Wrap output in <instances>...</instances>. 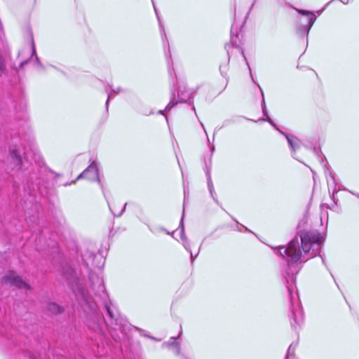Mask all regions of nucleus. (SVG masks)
I'll return each instance as SVG.
<instances>
[{"label": "nucleus", "mask_w": 359, "mask_h": 359, "mask_svg": "<svg viewBox=\"0 0 359 359\" xmlns=\"http://www.w3.org/2000/svg\"><path fill=\"white\" fill-rule=\"evenodd\" d=\"M81 257L88 270V278L94 294L93 300L91 294L86 289L79 278L77 272L71 265L67 264L62 266L61 276L72 290L80 307L81 316L83 318L87 326L95 332L99 331L100 330V322L103 318L108 327L114 331L119 330L123 335H126L133 328L138 331L142 336L160 341L146 334L145 330L130 324L120 315L116 306L109 299L102 277L90 270V265L102 269L105 261L104 257L100 253L95 254L88 250L81 253Z\"/></svg>", "instance_id": "nucleus-1"}, {"label": "nucleus", "mask_w": 359, "mask_h": 359, "mask_svg": "<svg viewBox=\"0 0 359 359\" xmlns=\"http://www.w3.org/2000/svg\"><path fill=\"white\" fill-rule=\"evenodd\" d=\"M323 243L322 235L314 231H300L286 246L274 247V252L283 258L285 265L282 269V274L285 280L286 287L290 297V320L292 328L297 331L304 323V312L297 293L293 294V285L296 283V276L302 269L304 264L311 257L320 256L325 265L324 259L320 255Z\"/></svg>", "instance_id": "nucleus-2"}, {"label": "nucleus", "mask_w": 359, "mask_h": 359, "mask_svg": "<svg viewBox=\"0 0 359 359\" xmlns=\"http://www.w3.org/2000/svg\"><path fill=\"white\" fill-rule=\"evenodd\" d=\"M294 10L301 15L306 17V23H304L302 18H299V24L297 26V32L300 36H306L308 38L309 33L316 20V13L319 15L322 13L323 10L317 11L316 12L297 8H294Z\"/></svg>", "instance_id": "nucleus-3"}, {"label": "nucleus", "mask_w": 359, "mask_h": 359, "mask_svg": "<svg viewBox=\"0 0 359 359\" xmlns=\"http://www.w3.org/2000/svg\"><path fill=\"white\" fill-rule=\"evenodd\" d=\"M11 145L9 147V153L11 158V170H20L22 167V158L19 151L17 149L18 144H21V139L19 135L12 137Z\"/></svg>", "instance_id": "nucleus-4"}, {"label": "nucleus", "mask_w": 359, "mask_h": 359, "mask_svg": "<svg viewBox=\"0 0 359 359\" xmlns=\"http://www.w3.org/2000/svg\"><path fill=\"white\" fill-rule=\"evenodd\" d=\"M27 31H28L29 35L30 36V41H31V46H32V53H31V55H30V56L29 57L20 60V63H19V67H15V65H12L11 67L13 69H15L16 71H18L20 69L22 68L25 65H27L28 63V62L29 61L31 57H35V59H34V65L37 66L41 70H45L44 65L41 63V62L40 61L39 57L36 55V48H35V46H34V38H33L32 32L30 28H28Z\"/></svg>", "instance_id": "nucleus-5"}, {"label": "nucleus", "mask_w": 359, "mask_h": 359, "mask_svg": "<svg viewBox=\"0 0 359 359\" xmlns=\"http://www.w3.org/2000/svg\"><path fill=\"white\" fill-rule=\"evenodd\" d=\"M1 284L7 285L10 284L11 286H15L18 288H25L29 290V285L25 282L19 276L15 275V273L13 271H8L1 278Z\"/></svg>", "instance_id": "nucleus-6"}, {"label": "nucleus", "mask_w": 359, "mask_h": 359, "mask_svg": "<svg viewBox=\"0 0 359 359\" xmlns=\"http://www.w3.org/2000/svg\"><path fill=\"white\" fill-rule=\"evenodd\" d=\"M87 179L90 181H96L102 189V184L99 177L98 170L95 162H93L88 166L77 177L76 180L80 179Z\"/></svg>", "instance_id": "nucleus-7"}, {"label": "nucleus", "mask_w": 359, "mask_h": 359, "mask_svg": "<svg viewBox=\"0 0 359 359\" xmlns=\"http://www.w3.org/2000/svg\"><path fill=\"white\" fill-rule=\"evenodd\" d=\"M280 134H282L286 138L287 143L289 144V147L292 151V156L294 159L301 162V161L299 160L295 156L296 151L298 150L301 147V144H302L301 141L296 136L289 134V133H286L283 131H280Z\"/></svg>", "instance_id": "nucleus-8"}, {"label": "nucleus", "mask_w": 359, "mask_h": 359, "mask_svg": "<svg viewBox=\"0 0 359 359\" xmlns=\"http://www.w3.org/2000/svg\"><path fill=\"white\" fill-rule=\"evenodd\" d=\"M178 337H172L168 341L163 343V347L172 351L177 356H180V346L177 341Z\"/></svg>", "instance_id": "nucleus-9"}, {"label": "nucleus", "mask_w": 359, "mask_h": 359, "mask_svg": "<svg viewBox=\"0 0 359 359\" xmlns=\"http://www.w3.org/2000/svg\"><path fill=\"white\" fill-rule=\"evenodd\" d=\"M328 175H329V177L330 179L327 178V183L328 184L330 185L331 182L333 184V189H332V193L330 192V191L329 190V193H330V198H332L334 204L332 205V206H329L328 208L330 209H333L337 204V199L334 197V194L336 193H337L339 189H337V182H336V180H335V177H334V175L332 172H328Z\"/></svg>", "instance_id": "nucleus-10"}, {"label": "nucleus", "mask_w": 359, "mask_h": 359, "mask_svg": "<svg viewBox=\"0 0 359 359\" xmlns=\"http://www.w3.org/2000/svg\"><path fill=\"white\" fill-rule=\"evenodd\" d=\"M178 102L185 103V102H187V100L183 99V98H180V97H179L178 100H175V95L174 93H172V97L170 98V100L169 103L167 104V106L165 107V109L164 110H159L158 111V114L163 115L165 116L167 122H168V117H167V116L165 115V111H169Z\"/></svg>", "instance_id": "nucleus-11"}, {"label": "nucleus", "mask_w": 359, "mask_h": 359, "mask_svg": "<svg viewBox=\"0 0 359 359\" xmlns=\"http://www.w3.org/2000/svg\"><path fill=\"white\" fill-rule=\"evenodd\" d=\"M180 237L183 241V246L187 251H191L190 245L189 241L185 236L184 233V213L182 214L180 222Z\"/></svg>", "instance_id": "nucleus-12"}, {"label": "nucleus", "mask_w": 359, "mask_h": 359, "mask_svg": "<svg viewBox=\"0 0 359 359\" xmlns=\"http://www.w3.org/2000/svg\"><path fill=\"white\" fill-rule=\"evenodd\" d=\"M207 184H208V191L210 192V194L212 198L217 204L219 205V203L217 198L216 193L215 191V189H214L213 183H212V179H211V176L209 175L208 171L207 172Z\"/></svg>", "instance_id": "nucleus-13"}, {"label": "nucleus", "mask_w": 359, "mask_h": 359, "mask_svg": "<svg viewBox=\"0 0 359 359\" xmlns=\"http://www.w3.org/2000/svg\"><path fill=\"white\" fill-rule=\"evenodd\" d=\"M47 309L53 314H60L64 311L62 306L55 302H48L47 304Z\"/></svg>", "instance_id": "nucleus-14"}, {"label": "nucleus", "mask_w": 359, "mask_h": 359, "mask_svg": "<svg viewBox=\"0 0 359 359\" xmlns=\"http://www.w3.org/2000/svg\"><path fill=\"white\" fill-rule=\"evenodd\" d=\"M234 32H236V36L238 37V27L235 25V23H233L232 25V27H231V38L233 39V34H234ZM233 39L231 40V42L229 43H226L225 45V50H226L227 52V54L228 55H229V48L231 47V46H235L236 45L233 43ZM230 58V56H229V59Z\"/></svg>", "instance_id": "nucleus-15"}, {"label": "nucleus", "mask_w": 359, "mask_h": 359, "mask_svg": "<svg viewBox=\"0 0 359 359\" xmlns=\"http://www.w3.org/2000/svg\"><path fill=\"white\" fill-rule=\"evenodd\" d=\"M204 170L205 172V175L207 176V172L208 171L209 175H210L211 167H212V157L210 156L208 158H205L204 159Z\"/></svg>", "instance_id": "nucleus-16"}, {"label": "nucleus", "mask_w": 359, "mask_h": 359, "mask_svg": "<svg viewBox=\"0 0 359 359\" xmlns=\"http://www.w3.org/2000/svg\"><path fill=\"white\" fill-rule=\"evenodd\" d=\"M154 7H155V6H154ZM154 10H155V13H156V17H157V19H158V25H159V27H160V32H161V34L162 36L163 43L165 45V39L167 40V37H166V35H165V29H163V27L162 26L161 22L160 20V18H159V16L158 15V13H157V11H156V8H154Z\"/></svg>", "instance_id": "nucleus-17"}, {"label": "nucleus", "mask_w": 359, "mask_h": 359, "mask_svg": "<svg viewBox=\"0 0 359 359\" xmlns=\"http://www.w3.org/2000/svg\"><path fill=\"white\" fill-rule=\"evenodd\" d=\"M259 88L261 90V93H262V113H263V115L265 117V118H268V117H270V116H269L268 112H267L266 106V103H265V100H264V93H263V91L262 90L261 88L259 86Z\"/></svg>", "instance_id": "nucleus-18"}, {"label": "nucleus", "mask_w": 359, "mask_h": 359, "mask_svg": "<svg viewBox=\"0 0 359 359\" xmlns=\"http://www.w3.org/2000/svg\"><path fill=\"white\" fill-rule=\"evenodd\" d=\"M0 72L1 74L6 72V63L5 59L0 55Z\"/></svg>", "instance_id": "nucleus-19"}, {"label": "nucleus", "mask_w": 359, "mask_h": 359, "mask_svg": "<svg viewBox=\"0 0 359 359\" xmlns=\"http://www.w3.org/2000/svg\"><path fill=\"white\" fill-rule=\"evenodd\" d=\"M150 231L154 233H156L158 232H160V231H164L167 234H170V232L168 231L165 228L162 227V226H158V227H156L154 229H151L149 226Z\"/></svg>", "instance_id": "nucleus-20"}, {"label": "nucleus", "mask_w": 359, "mask_h": 359, "mask_svg": "<svg viewBox=\"0 0 359 359\" xmlns=\"http://www.w3.org/2000/svg\"><path fill=\"white\" fill-rule=\"evenodd\" d=\"M126 205H127V203H126L124 204V205L123 206V208H122L121 210L118 213H116V212H113V210H112V209H111V206H110L109 205V209H110L111 212L113 213V215H114V217H121V216L123 215V212H124V211L126 210Z\"/></svg>", "instance_id": "nucleus-21"}, {"label": "nucleus", "mask_w": 359, "mask_h": 359, "mask_svg": "<svg viewBox=\"0 0 359 359\" xmlns=\"http://www.w3.org/2000/svg\"><path fill=\"white\" fill-rule=\"evenodd\" d=\"M294 349H295V346H294L292 344L289 346L288 348V350H287V353L285 356V359H287L290 356H293L294 355Z\"/></svg>", "instance_id": "nucleus-22"}, {"label": "nucleus", "mask_w": 359, "mask_h": 359, "mask_svg": "<svg viewBox=\"0 0 359 359\" xmlns=\"http://www.w3.org/2000/svg\"><path fill=\"white\" fill-rule=\"evenodd\" d=\"M226 70H227L226 65H220L219 72L223 77H225V78L226 77V76H227Z\"/></svg>", "instance_id": "nucleus-23"}, {"label": "nucleus", "mask_w": 359, "mask_h": 359, "mask_svg": "<svg viewBox=\"0 0 359 359\" xmlns=\"http://www.w3.org/2000/svg\"><path fill=\"white\" fill-rule=\"evenodd\" d=\"M263 121H266L269 122L276 130H277L280 133V131H282L280 129H279L277 126L275 124V123L272 121V119L270 117H268V118L262 119Z\"/></svg>", "instance_id": "nucleus-24"}, {"label": "nucleus", "mask_w": 359, "mask_h": 359, "mask_svg": "<svg viewBox=\"0 0 359 359\" xmlns=\"http://www.w3.org/2000/svg\"><path fill=\"white\" fill-rule=\"evenodd\" d=\"M199 248H201V247H200ZM199 252H200V249H198V252H197L195 255H193V253H192V252H191V251H189V253H190V258H191V264H193V263H194V259H195L197 257V256L198 255Z\"/></svg>", "instance_id": "nucleus-25"}, {"label": "nucleus", "mask_w": 359, "mask_h": 359, "mask_svg": "<svg viewBox=\"0 0 359 359\" xmlns=\"http://www.w3.org/2000/svg\"><path fill=\"white\" fill-rule=\"evenodd\" d=\"M109 87L111 88V91L116 94H118L120 93L121 92L123 91L122 88L121 87H117L116 88H113L111 85H109Z\"/></svg>", "instance_id": "nucleus-26"}, {"label": "nucleus", "mask_w": 359, "mask_h": 359, "mask_svg": "<svg viewBox=\"0 0 359 359\" xmlns=\"http://www.w3.org/2000/svg\"><path fill=\"white\" fill-rule=\"evenodd\" d=\"M141 113L145 116L151 115L154 113L152 109H145L141 111Z\"/></svg>", "instance_id": "nucleus-27"}, {"label": "nucleus", "mask_w": 359, "mask_h": 359, "mask_svg": "<svg viewBox=\"0 0 359 359\" xmlns=\"http://www.w3.org/2000/svg\"><path fill=\"white\" fill-rule=\"evenodd\" d=\"M111 336L112 337V338L116 341H121V337L118 335V334H115L112 332H111Z\"/></svg>", "instance_id": "nucleus-28"}, {"label": "nucleus", "mask_w": 359, "mask_h": 359, "mask_svg": "<svg viewBox=\"0 0 359 359\" xmlns=\"http://www.w3.org/2000/svg\"><path fill=\"white\" fill-rule=\"evenodd\" d=\"M42 233H40L38 238H36V245H38V243H41L42 241Z\"/></svg>", "instance_id": "nucleus-29"}, {"label": "nucleus", "mask_w": 359, "mask_h": 359, "mask_svg": "<svg viewBox=\"0 0 359 359\" xmlns=\"http://www.w3.org/2000/svg\"><path fill=\"white\" fill-rule=\"evenodd\" d=\"M110 98H111V95L108 93L107 99V101H106V103H105V106H106V109H107V111L108 110L109 103V99H110Z\"/></svg>", "instance_id": "nucleus-30"}, {"label": "nucleus", "mask_w": 359, "mask_h": 359, "mask_svg": "<svg viewBox=\"0 0 359 359\" xmlns=\"http://www.w3.org/2000/svg\"><path fill=\"white\" fill-rule=\"evenodd\" d=\"M210 156H212V154L213 152L215 151V146L213 144H212V145L210 147Z\"/></svg>", "instance_id": "nucleus-31"}, {"label": "nucleus", "mask_w": 359, "mask_h": 359, "mask_svg": "<svg viewBox=\"0 0 359 359\" xmlns=\"http://www.w3.org/2000/svg\"><path fill=\"white\" fill-rule=\"evenodd\" d=\"M255 0H254L253 3L252 4V5H251V6H250V8L249 9V11L247 13V15H246L245 18H247L248 16L249 15V13H250V11L252 9V8H253V6L255 5Z\"/></svg>", "instance_id": "nucleus-32"}, {"label": "nucleus", "mask_w": 359, "mask_h": 359, "mask_svg": "<svg viewBox=\"0 0 359 359\" xmlns=\"http://www.w3.org/2000/svg\"><path fill=\"white\" fill-rule=\"evenodd\" d=\"M201 126H202V127H203V130H204V131H205V134H207V133H206V131H205V128H204L203 124L202 123H201ZM207 135L208 142L210 143V139L208 138V135Z\"/></svg>", "instance_id": "nucleus-33"}, {"label": "nucleus", "mask_w": 359, "mask_h": 359, "mask_svg": "<svg viewBox=\"0 0 359 359\" xmlns=\"http://www.w3.org/2000/svg\"><path fill=\"white\" fill-rule=\"evenodd\" d=\"M241 226L242 228H244V229H245V231L251 232V231H250L248 228H247L246 226H243V225H242V224H241Z\"/></svg>", "instance_id": "nucleus-34"}, {"label": "nucleus", "mask_w": 359, "mask_h": 359, "mask_svg": "<svg viewBox=\"0 0 359 359\" xmlns=\"http://www.w3.org/2000/svg\"><path fill=\"white\" fill-rule=\"evenodd\" d=\"M74 182H75V181H72L71 182H67V183L65 184L64 186H67V185L74 184Z\"/></svg>", "instance_id": "nucleus-35"}, {"label": "nucleus", "mask_w": 359, "mask_h": 359, "mask_svg": "<svg viewBox=\"0 0 359 359\" xmlns=\"http://www.w3.org/2000/svg\"><path fill=\"white\" fill-rule=\"evenodd\" d=\"M349 192L359 198V194H355L354 192H353L351 191H349Z\"/></svg>", "instance_id": "nucleus-36"}, {"label": "nucleus", "mask_w": 359, "mask_h": 359, "mask_svg": "<svg viewBox=\"0 0 359 359\" xmlns=\"http://www.w3.org/2000/svg\"><path fill=\"white\" fill-rule=\"evenodd\" d=\"M46 245H48V246L49 245V243H48L46 241H44V243H43V247H44V248H45V246H46Z\"/></svg>", "instance_id": "nucleus-37"}, {"label": "nucleus", "mask_w": 359, "mask_h": 359, "mask_svg": "<svg viewBox=\"0 0 359 359\" xmlns=\"http://www.w3.org/2000/svg\"><path fill=\"white\" fill-rule=\"evenodd\" d=\"M23 52H24V51H20V52L18 53V57H20V55H21V54H22V53H23Z\"/></svg>", "instance_id": "nucleus-38"}, {"label": "nucleus", "mask_w": 359, "mask_h": 359, "mask_svg": "<svg viewBox=\"0 0 359 359\" xmlns=\"http://www.w3.org/2000/svg\"><path fill=\"white\" fill-rule=\"evenodd\" d=\"M241 53H242V55H243V57H244L245 60H246V58H245V55H244V52H243V50H241Z\"/></svg>", "instance_id": "nucleus-39"}, {"label": "nucleus", "mask_w": 359, "mask_h": 359, "mask_svg": "<svg viewBox=\"0 0 359 359\" xmlns=\"http://www.w3.org/2000/svg\"><path fill=\"white\" fill-rule=\"evenodd\" d=\"M313 151H314L315 153H317V149H316V148H313Z\"/></svg>", "instance_id": "nucleus-40"}, {"label": "nucleus", "mask_w": 359, "mask_h": 359, "mask_svg": "<svg viewBox=\"0 0 359 359\" xmlns=\"http://www.w3.org/2000/svg\"><path fill=\"white\" fill-rule=\"evenodd\" d=\"M232 219H233L236 223H238V220H236V219H234V218H232Z\"/></svg>", "instance_id": "nucleus-41"}, {"label": "nucleus", "mask_w": 359, "mask_h": 359, "mask_svg": "<svg viewBox=\"0 0 359 359\" xmlns=\"http://www.w3.org/2000/svg\"><path fill=\"white\" fill-rule=\"evenodd\" d=\"M192 109H193V110L196 112V109H195L194 106H193V107H192Z\"/></svg>", "instance_id": "nucleus-42"}, {"label": "nucleus", "mask_w": 359, "mask_h": 359, "mask_svg": "<svg viewBox=\"0 0 359 359\" xmlns=\"http://www.w3.org/2000/svg\"><path fill=\"white\" fill-rule=\"evenodd\" d=\"M88 176H92V173H91V172H89V173H88Z\"/></svg>", "instance_id": "nucleus-43"}, {"label": "nucleus", "mask_w": 359, "mask_h": 359, "mask_svg": "<svg viewBox=\"0 0 359 359\" xmlns=\"http://www.w3.org/2000/svg\"><path fill=\"white\" fill-rule=\"evenodd\" d=\"M243 24H244V22H243ZM243 25H242L240 27L239 29H242Z\"/></svg>", "instance_id": "nucleus-44"}, {"label": "nucleus", "mask_w": 359, "mask_h": 359, "mask_svg": "<svg viewBox=\"0 0 359 359\" xmlns=\"http://www.w3.org/2000/svg\"><path fill=\"white\" fill-rule=\"evenodd\" d=\"M238 231H241V228H238Z\"/></svg>", "instance_id": "nucleus-45"}]
</instances>
